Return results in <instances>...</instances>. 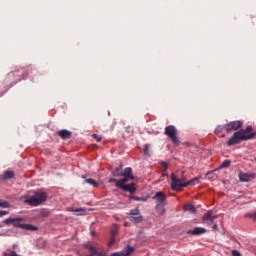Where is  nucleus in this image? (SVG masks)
Wrapping results in <instances>:
<instances>
[{"instance_id": "1", "label": "nucleus", "mask_w": 256, "mask_h": 256, "mask_svg": "<svg viewBox=\"0 0 256 256\" xmlns=\"http://www.w3.org/2000/svg\"><path fill=\"white\" fill-rule=\"evenodd\" d=\"M251 131H253V127L247 126L246 129L235 132L227 142L228 147H233V145H239L242 141L253 139L256 134Z\"/></svg>"}, {"instance_id": "2", "label": "nucleus", "mask_w": 256, "mask_h": 256, "mask_svg": "<svg viewBox=\"0 0 256 256\" xmlns=\"http://www.w3.org/2000/svg\"><path fill=\"white\" fill-rule=\"evenodd\" d=\"M47 201V192L40 190L35 192L33 196H26L24 203L30 205V207H39V205H43Z\"/></svg>"}, {"instance_id": "3", "label": "nucleus", "mask_w": 256, "mask_h": 256, "mask_svg": "<svg viewBox=\"0 0 256 256\" xmlns=\"http://www.w3.org/2000/svg\"><path fill=\"white\" fill-rule=\"evenodd\" d=\"M170 179L172 182L171 183L172 191H181L183 187H189V185H193V183H195V181H197L198 179H201V177H195L188 182H182L179 178H177V175H175V173H172L170 176Z\"/></svg>"}, {"instance_id": "4", "label": "nucleus", "mask_w": 256, "mask_h": 256, "mask_svg": "<svg viewBox=\"0 0 256 256\" xmlns=\"http://www.w3.org/2000/svg\"><path fill=\"white\" fill-rule=\"evenodd\" d=\"M152 199L156 203L155 209L157 213H159V215H163V213H165V206L167 205V195L162 191H159L155 193Z\"/></svg>"}, {"instance_id": "5", "label": "nucleus", "mask_w": 256, "mask_h": 256, "mask_svg": "<svg viewBox=\"0 0 256 256\" xmlns=\"http://www.w3.org/2000/svg\"><path fill=\"white\" fill-rule=\"evenodd\" d=\"M23 218H7L3 221L5 225H13L14 227H19L20 229H24L25 231H37V226H33L31 224H21Z\"/></svg>"}, {"instance_id": "6", "label": "nucleus", "mask_w": 256, "mask_h": 256, "mask_svg": "<svg viewBox=\"0 0 256 256\" xmlns=\"http://www.w3.org/2000/svg\"><path fill=\"white\" fill-rule=\"evenodd\" d=\"M177 128H175V126L173 125H169L165 127V131L164 134L167 135V137H169L171 139V141L173 142L174 145H179V137H177Z\"/></svg>"}, {"instance_id": "7", "label": "nucleus", "mask_w": 256, "mask_h": 256, "mask_svg": "<svg viewBox=\"0 0 256 256\" xmlns=\"http://www.w3.org/2000/svg\"><path fill=\"white\" fill-rule=\"evenodd\" d=\"M125 183H127V179H120V181L117 182V187L119 189H122V191H128V193L133 195L135 191H137V189L135 188V184L131 183V184L125 185Z\"/></svg>"}, {"instance_id": "8", "label": "nucleus", "mask_w": 256, "mask_h": 256, "mask_svg": "<svg viewBox=\"0 0 256 256\" xmlns=\"http://www.w3.org/2000/svg\"><path fill=\"white\" fill-rule=\"evenodd\" d=\"M243 127V122L240 120L231 121L226 124V132L232 133V131H239Z\"/></svg>"}, {"instance_id": "9", "label": "nucleus", "mask_w": 256, "mask_h": 256, "mask_svg": "<svg viewBox=\"0 0 256 256\" xmlns=\"http://www.w3.org/2000/svg\"><path fill=\"white\" fill-rule=\"evenodd\" d=\"M215 219H217V216L213 215V210H209L203 215L202 222L204 223V225L211 226L213 225Z\"/></svg>"}, {"instance_id": "10", "label": "nucleus", "mask_w": 256, "mask_h": 256, "mask_svg": "<svg viewBox=\"0 0 256 256\" xmlns=\"http://www.w3.org/2000/svg\"><path fill=\"white\" fill-rule=\"evenodd\" d=\"M122 177H124L122 179H126V182L133 181L135 179V176H133V169H131V167L125 168Z\"/></svg>"}, {"instance_id": "11", "label": "nucleus", "mask_w": 256, "mask_h": 256, "mask_svg": "<svg viewBox=\"0 0 256 256\" xmlns=\"http://www.w3.org/2000/svg\"><path fill=\"white\" fill-rule=\"evenodd\" d=\"M84 247L90 253L89 255H84V256H95V255H97V248H95V246H93V244L91 242H88V243L84 244Z\"/></svg>"}, {"instance_id": "12", "label": "nucleus", "mask_w": 256, "mask_h": 256, "mask_svg": "<svg viewBox=\"0 0 256 256\" xmlns=\"http://www.w3.org/2000/svg\"><path fill=\"white\" fill-rule=\"evenodd\" d=\"M58 137H60V139H71V135H73V133L69 130H59L57 132Z\"/></svg>"}, {"instance_id": "13", "label": "nucleus", "mask_w": 256, "mask_h": 256, "mask_svg": "<svg viewBox=\"0 0 256 256\" xmlns=\"http://www.w3.org/2000/svg\"><path fill=\"white\" fill-rule=\"evenodd\" d=\"M190 235H203L205 233H207V230L205 228H201V227H195L193 230H190L188 232Z\"/></svg>"}, {"instance_id": "14", "label": "nucleus", "mask_w": 256, "mask_h": 256, "mask_svg": "<svg viewBox=\"0 0 256 256\" xmlns=\"http://www.w3.org/2000/svg\"><path fill=\"white\" fill-rule=\"evenodd\" d=\"M240 181H242L243 183H248V181H251V179L255 178V174H249V173H243L240 174Z\"/></svg>"}, {"instance_id": "15", "label": "nucleus", "mask_w": 256, "mask_h": 256, "mask_svg": "<svg viewBox=\"0 0 256 256\" xmlns=\"http://www.w3.org/2000/svg\"><path fill=\"white\" fill-rule=\"evenodd\" d=\"M184 211H188L189 213H197V208H195V206H193L192 204H186L184 206Z\"/></svg>"}, {"instance_id": "16", "label": "nucleus", "mask_w": 256, "mask_h": 256, "mask_svg": "<svg viewBox=\"0 0 256 256\" xmlns=\"http://www.w3.org/2000/svg\"><path fill=\"white\" fill-rule=\"evenodd\" d=\"M129 220L132 221V223H141V221H143V216H141V214L130 216Z\"/></svg>"}, {"instance_id": "17", "label": "nucleus", "mask_w": 256, "mask_h": 256, "mask_svg": "<svg viewBox=\"0 0 256 256\" xmlns=\"http://www.w3.org/2000/svg\"><path fill=\"white\" fill-rule=\"evenodd\" d=\"M15 177V173L13 171H5L3 175L4 181H7V179H13Z\"/></svg>"}, {"instance_id": "18", "label": "nucleus", "mask_w": 256, "mask_h": 256, "mask_svg": "<svg viewBox=\"0 0 256 256\" xmlns=\"http://www.w3.org/2000/svg\"><path fill=\"white\" fill-rule=\"evenodd\" d=\"M223 131H227V124L218 125L215 129V133L219 135V133H223Z\"/></svg>"}, {"instance_id": "19", "label": "nucleus", "mask_w": 256, "mask_h": 256, "mask_svg": "<svg viewBox=\"0 0 256 256\" xmlns=\"http://www.w3.org/2000/svg\"><path fill=\"white\" fill-rule=\"evenodd\" d=\"M113 177H123V172L121 171V166L115 168L114 171H112Z\"/></svg>"}, {"instance_id": "20", "label": "nucleus", "mask_w": 256, "mask_h": 256, "mask_svg": "<svg viewBox=\"0 0 256 256\" xmlns=\"http://www.w3.org/2000/svg\"><path fill=\"white\" fill-rule=\"evenodd\" d=\"M85 183H88V185H92L93 187H99V183L92 178L85 179Z\"/></svg>"}, {"instance_id": "21", "label": "nucleus", "mask_w": 256, "mask_h": 256, "mask_svg": "<svg viewBox=\"0 0 256 256\" xmlns=\"http://www.w3.org/2000/svg\"><path fill=\"white\" fill-rule=\"evenodd\" d=\"M119 233V226L117 224H114L111 228V236L115 237Z\"/></svg>"}, {"instance_id": "22", "label": "nucleus", "mask_w": 256, "mask_h": 256, "mask_svg": "<svg viewBox=\"0 0 256 256\" xmlns=\"http://www.w3.org/2000/svg\"><path fill=\"white\" fill-rule=\"evenodd\" d=\"M231 166V160H224L222 164L219 166V169H226V167Z\"/></svg>"}, {"instance_id": "23", "label": "nucleus", "mask_w": 256, "mask_h": 256, "mask_svg": "<svg viewBox=\"0 0 256 256\" xmlns=\"http://www.w3.org/2000/svg\"><path fill=\"white\" fill-rule=\"evenodd\" d=\"M0 207H2L3 209H9V207H11V205H9V202H7V201L0 200Z\"/></svg>"}, {"instance_id": "24", "label": "nucleus", "mask_w": 256, "mask_h": 256, "mask_svg": "<svg viewBox=\"0 0 256 256\" xmlns=\"http://www.w3.org/2000/svg\"><path fill=\"white\" fill-rule=\"evenodd\" d=\"M72 211H75V213H79V215H85L87 213V210L85 208H78Z\"/></svg>"}, {"instance_id": "25", "label": "nucleus", "mask_w": 256, "mask_h": 256, "mask_svg": "<svg viewBox=\"0 0 256 256\" xmlns=\"http://www.w3.org/2000/svg\"><path fill=\"white\" fill-rule=\"evenodd\" d=\"M128 215H130V217L136 216V215H140L139 213V208L130 210V212L128 213Z\"/></svg>"}, {"instance_id": "26", "label": "nucleus", "mask_w": 256, "mask_h": 256, "mask_svg": "<svg viewBox=\"0 0 256 256\" xmlns=\"http://www.w3.org/2000/svg\"><path fill=\"white\" fill-rule=\"evenodd\" d=\"M143 153H144L145 157H149V144H146L144 146Z\"/></svg>"}, {"instance_id": "27", "label": "nucleus", "mask_w": 256, "mask_h": 256, "mask_svg": "<svg viewBox=\"0 0 256 256\" xmlns=\"http://www.w3.org/2000/svg\"><path fill=\"white\" fill-rule=\"evenodd\" d=\"M93 139H95L98 143L101 142V136L97 135V134H93L92 135Z\"/></svg>"}, {"instance_id": "28", "label": "nucleus", "mask_w": 256, "mask_h": 256, "mask_svg": "<svg viewBox=\"0 0 256 256\" xmlns=\"http://www.w3.org/2000/svg\"><path fill=\"white\" fill-rule=\"evenodd\" d=\"M160 165H161L163 171H167V168H168L167 162H160Z\"/></svg>"}, {"instance_id": "29", "label": "nucleus", "mask_w": 256, "mask_h": 256, "mask_svg": "<svg viewBox=\"0 0 256 256\" xmlns=\"http://www.w3.org/2000/svg\"><path fill=\"white\" fill-rule=\"evenodd\" d=\"M131 199H134V201H145V198H141L137 196H132Z\"/></svg>"}, {"instance_id": "30", "label": "nucleus", "mask_w": 256, "mask_h": 256, "mask_svg": "<svg viewBox=\"0 0 256 256\" xmlns=\"http://www.w3.org/2000/svg\"><path fill=\"white\" fill-rule=\"evenodd\" d=\"M4 215H9V212L5 210H0V217H4Z\"/></svg>"}, {"instance_id": "31", "label": "nucleus", "mask_w": 256, "mask_h": 256, "mask_svg": "<svg viewBox=\"0 0 256 256\" xmlns=\"http://www.w3.org/2000/svg\"><path fill=\"white\" fill-rule=\"evenodd\" d=\"M232 255L233 256H241V253H239V251H237V250H232Z\"/></svg>"}, {"instance_id": "32", "label": "nucleus", "mask_w": 256, "mask_h": 256, "mask_svg": "<svg viewBox=\"0 0 256 256\" xmlns=\"http://www.w3.org/2000/svg\"><path fill=\"white\" fill-rule=\"evenodd\" d=\"M118 181H121V180H117V179H115V178H111L110 180H109V183H116V187H117V182Z\"/></svg>"}, {"instance_id": "33", "label": "nucleus", "mask_w": 256, "mask_h": 256, "mask_svg": "<svg viewBox=\"0 0 256 256\" xmlns=\"http://www.w3.org/2000/svg\"><path fill=\"white\" fill-rule=\"evenodd\" d=\"M115 243V236H111L109 245H113Z\"/></svg>"}, {"instance_id": "34", "label": "nucleus", "mask_w": 256, "mask_h": 256, "mask_svg": "<svg viewBox=\"0 0 256 256\" xmlns=\"http://www.w3.org/2000/svg\"><path fill=\"white\" fill-rule=\"evenodd\" d=\"M248 217H252L254 221H256V212L253 214H248Z\"/></svg>"}, {"instance_id": "35", "label": "nucleus", "mask_w": 256, "mask_h": 256, "mask_svg": "<svg viewBox=\"0 0 256 256\" xmlns=\"http://www.w3.org/2000/svg\"><path fill=\"white\" fill-rule=\"evenodd\" d=\"M179 180L184 183V181H187V178L185 176H182L181 178H179Z\"/></svg>"}, {"instance_id": "36", "label": "nucleus", "mask_w": 256, "mask_h": 256, "mask_svg": "<svg viewBox=\"0 0 256 256\" xmlns=\"http://www.w3.org/2000/svg\"><path fill=\"white\" fill-rule=\"evenodd\" d=\"M17 247H18L17 244H13L12 245V251H15V249H17Z\"/></svg>"}, {"instance_id": "37", "label": "nucleus", "mask_w": 256, "mask_h": 256, "mask_svg": "<svg viewBox=\"0 0 256 256\" xmlns=\"http://www.w3.org/2000/svg\"><path fill=\"white\" fill-rule=\"evenodd\" d=\"M213 229H217V224H214V225H213Z\"/></svg>"}, {"instance_id": "38", "label": "nucleus", "mask_w": 256, "mask_h": 256, "mask_svg": "<svg viewBox=\"0 0 256 256\" xmlns=\"http://www.w3.org/2000/svg\"><path fill=\"white\" fill-rule=\"evenodd\" d=\"M185 145H189V142H185Z\"/></svg>"}, {"instance_id": "39", "label": "nucleus", "mask_w": 256, "mask_h": 256, "mask_svg": "<svg viewBox=\"0 0 256 256\" xmlns=\"http://www.w3.org/2000/svg\"><path fill=\"white\" fill-rule=\"evenodd\" d=\"M82 179H85V176H82Z\"/></svg>"}, {"instance_id": "40", "label": "nucleus", "mask_w": 256, "mask_h": 256, "mask_svg": "<svg viewBox=\"0 0 256 256\" xmlns=\"http://www.w3.org/2000/svg\"><path fill=\"white\" fill-rule=\"evenodd\" d=\"M165 175H167V174H164L162 177H165Z\"/></svg>"}]
</instances>
